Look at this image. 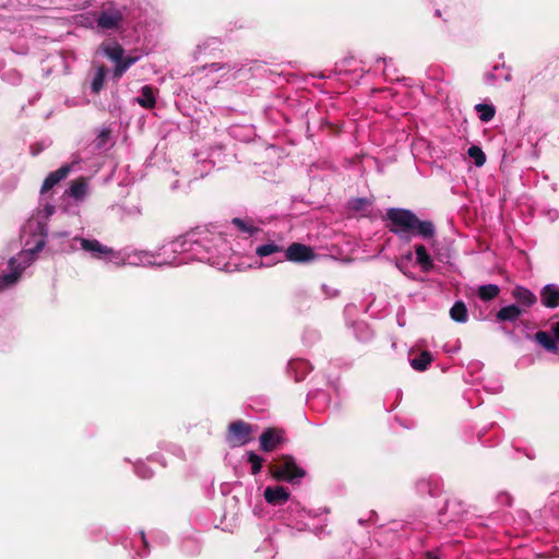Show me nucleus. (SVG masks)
Listing matches in <instances>:
<instances>
[{
	"label": "nucleus",
	"instance_id": "12",
	"mask_svg": "<svg viewBox=\"0 0 559 559\" xmlns=\"http://www.w3.org/2000/svg\"><path fill=\"white\" fill-rule=\"evenodd\" d=\"M540 301L546 308L559 307V286L555 284L545 285L540 290Z\"/></svg>",
	"mask_w": 559,
	"mask_h": 559
},
{
	"label": "nucleus",
	"instance_id": "9",
	"mask_svg": "<svg viewBox=\"0 0 559 559\" xmlns=\"http://www.w3.org/2000/svg\"><path fill=\"white\" fill-rule=\"evenodd\" d=\"M8 266L10 272L0 276V290L8 289L16 284L25 269V265L19 264L15 258L9 260Z\"/></svg>",
	"mask_w": 559,
	"mask_h": 559
},
{
	"label": "nucleus",
	"instance_id": "15",
	"mask_svg": "<svg viewBox=\"0 0 559 559\" xmlns=\"http://www.w3.org/2000/svg\"><path fill=\"white\" fill-rule=\"evenodd\" d=\"M534 338L547 352L552 354L559 353L557 341L549 332L538 331L535 333Z\"/></svg>",
	"mask_w": 559,
	"mask_h": 559
},
{
	"label": "nucleus",
	"instance_id": "36",
	"mask_svg": "<svg viewBox=\"0 0 559 559\" xmlns=\"http://www.w3.org/2000/svg\"><path fill=\"white\" fill-rule=\"evenodd\" d=\"M493 79H495V75H493L492 73H490V74L488 75V81H489V82H491Z\"/></svg>",
	"mask_w": 559,
	"mask_h": 559
},
{
	"label": "nucleus",
	"instance_id": "10",
	"mask_svg": "<svg viewBox=\"0 0 559 559\" xmlns=\"http://www.w3.org/2000/svg\"><path fill=\"white\" fill-rule=\"evenodd\" d=\"M72 170V164H64L60 168L55 171H51L44 180L40 194H45L50 191L55 186H57L60 181L66 179Z\"/></svg>",
	"mask_w": 559,
	"mask_h": 559
},
{
	"label": "nucleus",
	"instance_id": "20",
	"mask_svg": "<svg viewBox=\"0 0 559 559\" xmlns=\"http://www.w3.org/2000/svg\"><path fill=\"white\" fill-rule=\"evenodd\" d=\"M500 293V288L496 284H487L483 285L478 288V297L484 301H489L495 299Z\"/></svg>",
	"mask_w": 559,
	"mask_h": 559
},
{
	"label": "nucleus",
	"instance_id": "34",
	"mask_svg": "<svg viewBox=\"0 0 559 559\" xmlns=\"http://www.w3.org/2000/svg\"><path fill=\"white\" fill-rule=\"evenodd\" d=\"M426 559H439V557L435 556L432 552L427 551L425 555Z\"/></svg>",
	"mask_w": 559,
	"mask_h": 559
},
{
	"label": "nucleus",
	"instance_id": "21",
	"mask_svg": "<svg viewBox=\"0 0 559 559\" xmlns=\"http://www.w3.org/2000/svg\"><path fill=\"white\" fill-rule=\"evenodd\" d=\"M450 316L452 320L456 322H465L467 320V309L465 304L463 301H456L450 310Z\"/></svg>",
	"mask_w": 559,
	"mask_h": 559
},
{
	"label": "nucleus",
	"instance_id": "5",
	"mask_svg": "<svg viewBox=\"0 0 559 559\" xmlns=\"http://www.w3.org/2000/svg\"><path fill=\"white\" fill-rule=\"evenodd\" d=\"M124 9L112 4L104 7L97 17V26L103 29H119L123 26Z\"/></svg>",
	"mask_w": 559,
	"mask_h": 559
},
{
	"label": "nucleus",
	"instance_id": "26",
	"mask_svg": "<svg viewBox=\"0 0 559 559\" xmlns=\"http://www.w3.org/2000/svg\"><path fill=\"white\" fill-rule=\"evenodd\" d=\"M248 462L251 464V474L257 475L261 472L264 460L254 452H249Z\"/></svg>",
	"mask_w": 559,
	"mask_h": 559
},
{
	"label": "nucleus",
	"instance_id": "19",
	"mask_svg": "<svg viewBox=\"0 0 559 559\" xmlns=\"http://www.w3.org/2000/svg\"><path fill=\"white\" fill-rule=\"evenodd\" d=\"M431 361V354L427 350H424L417 357L411 360V366L417 371H425Z\"/></svg>",
	"mask_w": 559,
	"mask_h": 559
},
{
	"label": "nucleus",
	"instance_id": "14",
	"mask_svg": "<svg viewBox=\"0 0 559 559\" xmlns=\"http://www.w3.org/2000/svg\"><path fill=\"white\" fill-rule=\"evenodd\" d=\"M523 309L518 305L502 307L496 314L499 322H515L523 313Z\"/></svg>",
	"mask_w": 559,
	"mask_h": 559
},
{
	"label": "nucleus",
	"instance_id": "35",
	"mask_svg": "<svg viewBox=\"0 0 559 559\" xmlns=\"http://www.w3.org/2000/svg\"><path fill=\"white\" fill-rule=\"evenodd\" d=\"M122 73H123V72H121V71L114 72V74H115V75H114V76H115V79H120V78H121V75H122Z\"/></svg>",
	"mask_w": 559,
	"mask_h": 559
},
{
	"label": "nucleus",
	"instance_id": "32",
	"mask_svg": "<svg viewBox=\"0 0 559 559\" xmlns=\"http://www.w3.org/2000/svg\"><path fill=\"white\" fill-rule=\"evenodd\" d=\"M45 211L47 212L48 215H51L55 212V207L52 205H47L45 207Z\"/></svg>",
	"mask_w": 559,
	"mask_h": 559
},
{
	"label": "nucleus",
	"instance_id": "22",
	"mask_svg": "<svg viewBox=\"0 0 559 559\" xmlns=\"http://www.w3.org/2000/svg\"><path fill=\"white\" fill-rule=\"evenodd\" d=\"M475 110L479 114V119L484 122L492 120L496 114L495 107L488 104H477Z\"/></svg>",
	"mask_w": 559,
	"mask_h": 559
},
{
	"label": "nucleus",
	"instance_id": "23",
	"mask_svg": "<svg viewBox=\"0 0 559 559\" xmlns=\"http://www.w3.org/2000/svg\"><path fill=\"white\" fill-rule=\"evenodd\" d=\"M467 154L471 158L474 159V163L477 167H480L486 163V155L479 146L472 145L468 148Z\"/></svg>",
	"mask_w": 559,
	"mask_h": 559
},
{
	"label": "nucleus",
	"instance_id": "31",
	"mask_svg": "<svg viewBox=\"0 0 559 559\" xmlns=\"http://www.w3.org/2000/svg\"><path fill=\"white\" fill-rule=\"evenodd\" d=\"M311 76L313 78H319V79H326V78H330V75H325L324 72H318V74L316 73H311Z\"/></svg>",
	"mask_w": 559,
	"mask_h": 559
},
{
	"label": "nucleus",
	"instance_id": "37",
	"mask_svg": "<svg viewBox=\"0 0 559 559\" xmlns=\"http://www.w3.org/2000/svg\"><path fill=\"white\" fill-rule=\"evenodd\" d=\"M504 79H506V81H509V80H511V75H510V74H507V75L504 76Z\"/></svg>",
	"mask_w": 559,
	"mask_h": 559
},
{
	"label": "nucleus",
	"instance_id": "29",
	"mask_svg": "<svg viewBox=\"0 0 559 559\" xmlns=\"http://www.w3.org/2000/svg\"><path fill=\"white\" fill-rule=\"evenodd\" d=\"M551 332L557 342H559V322H556L551 325Z\"/></svg>",
	"mask_w": 559,
	"mask_h": 559
},
{
	"label": "nucleus",
	"instance_id": "25",
	"mask_svg": "<svg viewBox=\"0 0 559 559\" xmlns=\"http://www.w3.org/2000/svg\"><path fill=\"white\" fill-rule=\"evenodd\" d=\"M231 224L235 225L240 231L247 233L249 235H253L259 230L257 227H253L247 221H243L239 217L233 218Z\"/></svg>",
	"mask_w": 559,
	"mask_h": 559
},
{
	"label": "nucleus",
	"instance_id": "4",
	"mask_svg": "<svg viewBox=\"0 0 559 559\" xmlns=\"http://www.w3.org/2000/svg\"><path fill=\"white\" fill-rule=\"evenodd\" d=\"M252 425L239 419L231 421L227 427L226 440L230 447H242L252 438Z\"/></svg>",
	"mask_w": 559,
	"mask_h": 559
},
{
	"label": "nucleus",
	"instance_id": "2",
	"mask_svg": "<svg viewBox=\"0 0 559 559\" xmlns=\"http://www.w3.org/2000/svg\"><path fill=\"white\" fill-rule=\"evenodd\" d=\"M270 474L275 480L293 483L305 477L306 471L299 467L292 455H282L269 466Z\"/></svg>",
	"mask_w": 559,
	"mask_h": 559
},
{
	"label": "nucleus",
	"instance_id": "8",
	"mask_svg": "<svg viewBox=\"0 0 559 559\" xmlns=\"http://www.w3.org/2000/svg\"><path fill=\"white\" fill-rule=\"evenodd\" d=\"M316 257L313 249L309 246L299 243V242H293L286 250H285V258L288 261L292 262H308L313 260Z\"/></svg>",
	"mask_w": 559,
	"mask_h": 559
},
{
	"label": "nucleus",
	"instance_id": "3",
	"mask_svg": "<svg viewBox=\"0 0 559 559\" xmlns=\"http://www.w3.org/2000/svg\"><path fill=\"white\" fill-rule=\"evenodd\" d=\"M99 51L116 64V70L128 69L139 58L138 56H126L123 48L116 41L103 43L99 47Z\"/></svg>",
	"mask_w": 559,
	"mask_h": 559
},
{
	"label": "nucleus",
	"instance_id": "6",
	"mask_svg": "<svg viewBox=\"0 0 559 559\" xmlns=\"http://www.w3.org/2000/svg\"><path fill=\"white\" fill-rule=\"evenodd\" d=\"M285 430L278 427H269L266 428L260 436V449L264 452H273L281 444H283L285 439Z\"/></svg>",
	"mask_w": 559,
	"mask_h": 559
},
{
	"label": "nucleus",
	"instance_id": "33",
	"mask_svg": "<svg viewBox=\"0 0 559 559\" xmlns=\"http://www.w3.org/2000/svg\"><path fill=\"white\" fill-rule=\"evenodd\" d=\"M382 66H383V67H390V66H392V63H391V62L389 63V62L386 61V59H383V60H382V64H380V62L378 61L377 67H378V68H380V67H382Z\"/></svg>",
	"mask_w": 559,
	"mask_h": 559
},
{
	"label": "nucleus",
	"instance_id": "28",
	"mask_svg": "<svg viewBox=\"0 0 559 559\" xmlns=\"http://www.w3.org/2000/svg\"><path fill=\"white\" fill-rule=\"evenodd\" d=\"M354 209L361 210L365 205L369 204V201L365 198H358L354 201Z\"/></svg>",
	"mask_w": 559,
	"mask_h": 559
},
{
	"label": "nucleus",
	"instance_id": "16",
	"mask_svg": "<svg viewBox=\"0 0 559 559\" xmlns=\"http://www.w3.org/2000/svg\"><path fill=\"white\" fill-rule=\"evenodd\" d=\"M135 100L145 109L154 108L156 105L154 88L151 85H144L141 88V94L135 98Z\"/></svg>",
	"mask_w": 559,
	"mask_h": 559
},
{
	"label": "nucleus",
	"instance_id": "18",
	"mask_svg": "<svg viewBox=\"0 0 559 559\" xmlns=\"http://www.w3.org/2000/svg\"><path fill=\"white\" fill-rule=\"evenodd\" d=\"M86 191H87L86 178L79 177L71 182L68 193L71 198H73L75 200H81L86 194Z\"/></svg>",
	"mask_w": 559,
	"mask_h": 559
},
{
	"label": "nucleus",
	"instance_id": "24",
	"mask_svg": "<svg viewBox=\"0 0 559 559\" xmlns=\"http://www.w3.org/2000/svg\"><path fill=\"white\" fill-rule=\"evenodd\" d=\"M282 251H283L282 247L277 246L275 243L262 245V246H259L255 249V253L259 257H267V255H271L273 253L282 252Z\"/></svg>",
	"mask_w": 559,
	"mask_h": 559
},
{
	"label": "nucleus",
	"instance_id": "11",
	"mask_svg": "<svg viewBox=\"0 0 559 559\" xmlns=\"http://www.w3.org/2000/svg\"><path fill=\"white\" fill-rule=\"evenodd\" d=\"M263 496L269 504L283 506L288 501L290 493L283 486H267Z\"/></svg>",
	"mask_w": 559,
	"mask_h": 559
},
{
	"label": "nucleus",
	"instance_id": "30",
	"mask_svg": "<svg viewBox=\"0 0 559 559\" xmlns=\"http://www.w3.org/2000/svg\"><path fill=\"white\" fill-rule=\"evenodd\" d=\"M44 246H45V241H44V240H39V241L36 243L35 248L32 250V252H33V253H35V252H39V251L44 248Z\"/></svg>",
	"mask_w": 559,
	"mask_h": 559
},
{
	"label": "nucleus",
	"instance_id": "7",
	"mask_svg": "<svg viewBox=\"0 0 559 559\" xmlns=\"http://www.w3.org/2000/svg\"><path fill=\"white\" fill-rule=\"evenodd\" d=\"M80 245L82 250L90 252L94 259L117 258V253L112 248L103 245L97 239L80 238Z\"/></svg>",
	"mask_w": 559,
	"mask_h": 559
},
{
	"label": "nucleus",
	"instance_id": "17",
	"mask_svg": "<svg viewBox=\"0 0 559 559\" xmlns=\"http://www.w3.org/2000/svg\"><path fill=\"white\" fill-rule=\"evenodd\" d=\"M415 253L416 261L424 272H429L433 269V261L424 245H415Z\"/></svg>",
	"mask_w": 559,
	"mask_h": 559
},
{
	"label": "nucleus",
	"instance_id": "27",
	"mask_svg": "<svg viewBox=\"0 0 559 559\" xmlns=\"http://www.w3.org/2000/svg\"><path fill=\"white\" fill-rule=\"evenodd\" d=\"M105 73L106 72H97L95 78L92 81L91 90L93 93L98 94L104 87L105 83Z\"/></svg>",
	"mask_w": 559,
	"mask_h": 559
},
{
	"label": "nucleus",
	"instance_id": "1",
	"mask_svg": "<svg viewBox=\"0 0 559 559\" xmlns=\"http://www.w3.org/2000/svg\"><path fill=\"white\" fill-rule=\"evenodd\" d=\"M383 219L386 221L385 227L402 239H408L414 235L431 238L436 233L432 222L420 221L414 212L407 209L390 207Z\"/></svg>",
	"mask_w": 559,
	"mask_h": 559
},
{
	"label": "nucleus",
	"instance_id": "13",
	"mask_svg": "<svg viewBox=\"0 0 559 559\" xmlns=\"http://www.w3.org/2000/svg\"><path fill=\"white\" fill-rule=\"evenodd\" d=\"M511 294L519 306L524 308H530L537 302V297L530 289L523 286H516Z\"/></svg>",
	"mask_w": 559,
	"mask_h": 559
}]
</instances>
